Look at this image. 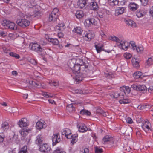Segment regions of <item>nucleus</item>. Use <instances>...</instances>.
<instances>
[{
	"mask_svg": "<svg viewBox=\"0 0 153 153\" xmlns=\"http://www.w3.org/2000/svg\"><path fill=\"white\" fill-rule=\"evenodd\" d=\"M82 63L83 65L82 66L80 71L78 75H77V77H76L77 81H82L83 78L89 75L90 71L87 68L88 65L83 62Z\"/></svg>",
	"mask_w": 153,
	"mask_h": 153,
	"instance_id": "nucleus-1",
	"label": "nucleus"
},
{
	"mask_svg": "<svg viewBox=\"0 0 153 153\" xmlns=\"http://www.w3.org/2000/svg\"><path fill=\"white\" fill-rule=\"evenodd\" d=\"M121 92L120 93L115 92L111 94V96L114 98H117L120 96H123L125 94L129 93L131 91L130 88L128 86H123L120 89Z\"/></svg>",
	"mask_w": 153,
	"mask_h": 153,
	"instance_id": "nucleus-2",
	"label": "nucleus"
},
{
	"mask_svg": "<svg viewBox=\"0 0 153 153\" xmlns=\"http://www.w3.org/2000/svg\"><path fill=\"white\" fill-rule=\"evenodd\" d=\"M2 25L6 26L8 28L13 30H16L17 29V25L14 22L10 21L4 20L2 23Z\"/></svg>",
	"mask_w": 153,
	"mask_h": 153,
	"instance_id": "nucleus-3",
	"label": "nucleus"
},
{
	"mask_svg": "<svg viewBox=\"0 0 153 153\" xmlns=\"http://www.w3.org/2000/svg\"><path fill=\"white\" fill-rule=\"evenodd\" d=\"M131 88L134 90L140 91L143 93L147 90L146 87L144 85H140L134 84L131 85Z\"/></svg>",
	"mask_w": 153,
	"mask_h": 153,
	"instance_id": "nucleus-4",
	"label": "nucleus"
},
{
	"mask_svg": "<svg viewBox=\"0 0 153 153\" xmlns=\"http://www.w3.org/2000/svg\"><path fill=\"white\" fill-rule=\"evenodd\" d=\"M29 47L32 50L38 52H41L43 50V49L40 46L36 43H30L29 45Z\"/></svg>",
	"mask_w": 153,
	"mask_h": 153,
	"instance_id": "nucleus-5",
	"label": "nucleus"
},
{
	"mask_svg": "<svg viewBox=\"0 0 153 153\" xmlns=\"http://www.w3.org/2000/svg\"><path fill=\"white\" fill-rule=\"evenodd\" d=\"M16 23L19 25L23 27H25L29 25L30 22L26 19H18Z\"/></svg>",
	"mask_w": 153,
	"mask_h": 153,
	"instance_id": "nucleus-6",
	"label": "nucleus"
},
{
	"mask_svg": "<svg viewBox=\"0 0 153 153\" xmlns=\"http://www.w3.org/2000/svg\"><path fill=\"white\" fill-rule=\"evenodd\" d=\"M39 149L40 152L44 153H48L51 149V148L46 143L40 145Z\"/></svg>",
	"mask_w": 153,
	"mask_h": 153,
	"instance_id": "nucleus-7",
	"label": "nucleus"
},
{
	"mask_svg": "<svg viewBox=\"0 0 153 153\" xmlns=\"http://www.w3.org/2000/svg\"><path fill=\"white\" fill-rule=\"evenodd\" d=\"M83 65V64H79L78 63L76 64L74 67V70H71L76 75V77H77V75H78L81 69L82 66Z\"/></svg>",
	"mask_w": 153,
	"mask_h": 153,
	"instance_id": "nucleus-8",
	"label": "nucleus"
},
{
	"mask_svg": "<svg viewBox=\"0 0 153 153\" xmlns=\"http://www.w3.org/2000/svg\"><path fill=\"white\" fill-rule=\"evenodd\" d=\"M59 134L57 133L54 134L52 137V140L53 146L56 145L57 143L60 142L61 141L60 137L59 136Z\"/></svg>",
	"mask_w": 153,
	"mask_h": 153,
	"instance_id": "nucleus-9",
	"label": "nucleus"
},
{
	"mask_svg": "<svg viewBox=\"0 0 153 153\" xmlns=\"http://www.w3.org/2000/svg\"><path fill=\"white\" fill-rule=\"evenodd\" d=\"M27 119L26 118H22L19 121L17 124L20 127H24L28 125L27 123Z\"/></svg>",
	"mask_w": 153,
	"mask_h": 153,
	"instance_id": "nucleus-10",
	"label": "nucleus"
},
{
	"mask_svg": "<svg viewBox=\"0 0 153 153\" xmlns=\"http://www.w3.org/2000/svg\"><path fill=\"white\" fill-rule=\"evenodd\" d=\"M62 135H65L68 139H70L71 137H72V136L70 135L71 134V131L68 128H66L63 130L62 132Z\"/></svg>",
	"mask_w": 153,
	"mask_h": 153,
	"instance_id": "nucleus-11",
	"label": "nucleus"
},
{
	"mask_svg": "<svg viewBox=\"0 0 153 153\" xmlns=\"http://www.w3.org/2000/svg\"><path fill=\"white\" fill-rule=\"evenodd\" d=\"M79 131L80 132H84L86 131L88 128L83 123H80L78 125Z\"/></svg>",
	"mask_w": 153,
	"mask_h": 153,
	"instance_id": "nucleus-12",
	"label": "nucleus"
},
{
	"mask_svg": "<svg viewBox=\"0 0 153 153\" xmlns=\"http://www.w3.org/2000/svg\"><path fill=\"white\" fill-rule=\"evenodd\" d=\"M76 64V60L74 59H73L68 61V65L71 70H74V67Z\"/></svg>",
	"mask_w": 153,
	"mask_h": 153,
	"instance_id": "nucleus-13",
	"label": "nucleus"
},
{
	"mask_svg": "<svg viewBox=\"0 0 153 153\" xmlns=\"http://www.w3.org/2000/svg\"><path fill=\"white\" fill-rule=\"evenodd\" d=\"M65 26L64 23H61L59 24L57 26L55 27V29L56 31H62L65 28Z\"/></svg>",
	"mask_w": 153,
	"mask_h": 153,
	"instance_id": "nucleus-14",
	"label": "nucleus"
},
{
	"mask_svg": "<svg viewBox=\"0 0 153 153\" xmlns=\"http://www.w3.org/2000/svg\"><path fill=\"white\" fill-rule=\"evenodd\" d=\"M94 36V34L91 33H86L85 35L83 36V39L87 41H89L91 40Z\"/></svg>",
	"mask_w": 153,
	"mask_h": 153,
	"instance_id": "nucleus-15",
	"label": "nucleus"
},
{
	"mask_svg": "<svg viewBox=\"0 0 153 153\" xmlns=\"http://www.w3.org/2000/svg\"><path fill=\"white\" fill-rule=\"evenodd\" d=\"M43 137L41 134H39L36 137V143L38 145L41 144L43 143Z\"/></svg>",
	"mask_w": 153,
	"mask_h": 153,
	"instance_id": "nucleus-16",
	"label": "nucleus"
},
{
	"mask_svg": "<svg viewBox=\"0 0 153 153\" xmlns=\"http://www.w3.org/2000/svg\"><path fill=\"white\" fill-rule=\"evenodd\" d=\"M113 138L108 135H106L103 138L102 142L104 144H106L108 142L111 141H113Z\"/></svg>",
	"mask_w": 153,
	"mask_h": 153,
	"instance_id": "nucleus-17",
	"label": "nucleus"
},
{
	"mask_svg": "<svg viewBox=\"0 0 153 153\" xmlns=\"http://www.w3.org/2000/svg\"><path fill=\"white\" fill-rule=\"evenodd\" d=\"M124 9L123 7H117L115 11V15L116 16H118L123 14L124 11Z\"/></svg>",
	"mask_w": 153,
	"mask_h": 153,
	"instance_id": "nucleus-18",
	"label": "nucleus"
},
{
	"mask_svg": "<svg viewBox=\"0 0 153 153\" xmlns=\"http://www.w3.org/2000/svg\"><path fill=\"white\" fill-rule=\"evenodd\" d=\"M90 7L92 10H97L99 8L97 4L95 1L91 2L90 3Z\"/></svg>",
	"mask_w": 153,
	"mask_h": 153,
	"instance_id": "nucleus-19",
	"label": "nucleus"
},
{
	"mask_svg": "<svg viewBox=\"0 0 153 153\" xmlns=\"http://www.w3.org/2000/svg\"><path fill=\"white\" fill-rule=\"evenodd\" d=\"M9 127L8 123L7 122H5L1 125V130L3 131H6Z\"/></svg>",
	"mask_w": 153,
	"mask_h": 153,
	"instance_id": "nucleus-20",
	"label": "nucleus"
},
{
	"mask_svg": "<svg viewBox=\"0 0 153 153\" xmlns=\"http://www.w3.org/2000/svg\"><path fill=\"white\" fill-rule=\"evenodd\" d=\"M149 123L148 120L145 121L144 123L142 125V128L146 131L147 130H149L150 129L149 126Z\"/></svg>",
	"mask_w": 153,
	"mask_h": 153,
	"instance_id": "nucleus-21",
	"label": "nucleus"
},
{
	"mask_svg": "<svg viewBox=\"0 0 153 153\" xmlns=\"http://www.w3.org/2000/svg\"><path fill=\"white\" fill-rule=\"evenodd\" d=\"M145 12L143 9L138 10L136 12V15L137 16L138 18H140L145 15Z\"/></svg>",
	"mask_w": 153,
	"mask_h": 153,
	"instance_id": "nucleus-22",
	"label": "nucleus"
},
{
	"mask_svg": "<svg viewBox=\"0 0 153 153\" xmlns=\"http://www.w3.org/2000/svg\"><path fill=\"white\" fill-rule=\"evenodd\" d=\"M126 24L128 25L131 26L133 27H136V24L133 20L130 19L126 20L125 21Z\"/></svg>",
	"mask_w": 153,
	"mask_h": 153,
	"instance_id": "nucleus-23",
	"label": "nucleus"
},
{
	"mask_svg": "<svg viewBox=\"0 0 153 153\" xmlns=\"http://www.w3.org/2000/svg\"><path fill=\"white\" fill-rule=\"evenodd\" d=\"M86 4V0H79L77 2L78 6L81 8L85 7Z\"/></svg>",
	"mask_w": 153,
	"mask_h": 153,
	"instance_id": "nucleus-24",
	"label": "nucleus"
},
{
	"mask_svg": "<svg viewBox=\"0 0 153 153\" xmlns=\"http://www.w3.org/2000/svg\"><path fill=\"white\" fill-rule=\"evenodd\" d=\"M57 17V15H54L51 13L49 16V20L51 22H54L56 21Z\"/></svg>",
	"mask_w": 153,
	"mask_h": 153,
	"instance_id": "nucleus-25",
	"label": "nucleus"
},
{
	"mask_svg": "<svg viewBox=\"0 0 153 153\" xmlns=\"http://www.w3.org/2000/svg\"><path fill=\"white\" fill-rule=\"evenodd\" d=\"M130 9L132 11L136 10L138 7V6L134 3H131L129 4Z\"/></svg>",
	"mask_w": 153,
	"mask_h": 153,
	"instance_id": "nucleus-26",
	"label": "nucleus"
},
{
	"mask_svg": "<svg viewBox=\"0 0 153 153\" xmlns=\"http://www.w3.org/2000/svg\"><path fill=\"white\" fill-rule=\"evenodd\" d=\"M120 46L123 49L126 50L128 48V43L125 42H123L120 43Z\"/></svg>",
	"mask_w": 153,
	"mask_h": 153,
	"instance_id": "nucleus-27",
	"label": "nucleus"
},
{
	"mask_svg": "<svg viewBox=\"0 0 153 153\" xmlns=\"http://www.w3.org/2000/svg\"><path fill=\"white\" fill-rule=\"evenodd\" d=\"M142 74L140 71L136 72L133 74V76L134 78L138 79L139 78H142Z\"/></svg>",
	"mask_w": 153,
	"mask_h": 153,
	"instance_id": "nucleus-28",
	"label": "nucleus"
},
{
	"mask_svg": "<svg viewBox=\"0 0 153 153\" xmlns=\"http://www.w3.org/2000/svg\"><path fill=\"white\" fill-rule=\"evenodd\" d=\"M84 14L81 10L77 11L76 13V16L77 18H80L84 16Z\"/></svg>",
	"mask_w": 153,
	"mask_h": 153,
	"instance_id": "nucleus-29",
	"label": "nucleus"
},
{
	"mask_svg": "<svg viewBox=\"0 0 153 153\" xmlns=\"http://www.w3.org/2000/svg\"><path fill=\"white\" fill-rule=\"evenodd\" d=\"M66 110L69 112H72L75 110V108L72 104H70L67 107Z\"/></svg>",
	"mask_w": 153,
	"mask_h": 153,
	"instance_id": "nucleus-30",
	"label": "nucleus"
},
{
	"mask_svg": "<svg viewBox=\"0 0 153 153\" xmlns=\"http://www.w3.org/2000/svg\"><path fill=\"white\" fill-rule=\"evenodd\" d=\"M19 132L21 136L25 137L27 135L28 131L27 130L22 129L19 131Z\"/></svg>",
	"mask_w": 153,
	"mask_h": 153,
	"instance_id": "nucleus-31",
	"label": "nucleus"
},
{
	"mask_svg": "<svg viewBox=\"0 0 153 153\" xmlns=\"http://www.w3.org/2000/svg\"><path fill=\"white\" fill-rule=\"evenodd\" d=\"M108 1L110 5L112 6L117 5L119 2L118 0H108Z\"/></svg>",
	"mask_w": 153,
	"mask_h": 153,
	"instance_id": "nucleus-32",
	"label": "nucleus"
},
{
	"mask_svg": "<svg viewBox=\"0 0 153 153\" xmlns=\"http://www.w3.org/2000/svg\"><path fill=\"white\" fill-rule=\"evenodd\" d=\"M73 31L79 35H81L82 32V30L80 27H77L75 28L73 30Z\"/></svg>",
	"mask_w": 153,
	"mask_h": 153,
	"instance_id": "nucleus-33",
	"label": "nucleus"
},
{
	"mask_svg": "<svg viewBox=\"0 0 153 153\" xmlns=\"http://www.w3.org/2000/svg\"><path fill=\"white\" fill-rule=\"evenodd\" d=\"M105 77H107L109 79H111L114 77V74L111 72H108L105 73Z\"/></svg>",
	"mask_w": 153,
	"mask_h": 153,
	"instance_id": "nucleus-34",
	"label": "nucleus"
},
{
	"mask_svg": "<svg viewBox=\"0 0 153 153\" xmlns=\"http://www.w3.org/2000/svg\"><path fill=\"white\" fill-rule=\"evenodd\" d=\"M32 85L35 87L39 88L41 86V84L40 82H35L32 81L31 82Z\"/></svg>",
	"mask_w": 153,
	"mask_h": 153,
	"instance_id": "nucleus-35",
	"label": "nucleus"
},
{
	"mask_svg": "<svg viewBox=\"0 0 153 153\" xmlns=\"http://www.w3.org/2000/svg\"><path fill=\"white\" fill-rule=\"evenodd\" d=\"M132 62L133 65L134 67L137 68L139 67V62L136 59L134 58L132 59Z\"/></svg>",
	"mask_w": 153,
	"mask_h": 153,
	"instance_id": "nucleus-36",
	"label": "nucleus"
},
{
	"mask_svg": "<svg viewBox=\"0 0 153 153\" xmlns=\"http://www.w3.org/2000/svg\"><path fill=\"white\" fill-rule=\"evenodd\" d=\"M43 123L40 121L38 122L36 125V127L37 129H40L43 128Z\"/></svg>",
	"mask_w": 153,
	"mask_h": 153,
	"instance_id": "nucleus-37",
	"label": "nucleus"
},
{
	"mask_svg": "<svg viewBox=\"0 0 153 153\" xmlns=\"http://www.w3.org/2000/svg\"><path fill=\"white\" fill-rule=\"evenodd\" d=\"M80 113L82 114H85L88 116H90L91 113L88 110L85 109L82 110L80 111Z\"/></svg>",
	"mask_w": 153,
	"mask_h": 153,
	"instance_id": "nucleus-38",
	"label": "nucleus"
},
{
	"mask_svg": "<svg viewBox=\"0 0 153 153\" xmlns=\"http://www.w3.org/2000/svg\"><path fill=\"white\" fill-rule=\"evenodd\" d=\"M95 47L98 53H100L103 50V45L100 46L98 45H95Z\"/></svg>",
	"mask_w": 153,
	"mask_h": 153,
	"instance_id": "nucleus-39",
	"label": "nucleus"
},
{
	"mask_svg": "<svg viewBox=\"0 0 153 153\" xmlns=\"http://www.w3.org/2000/svg\"><path fill=\"white\" fill-rule=\"evenodd\" d=\"M50 42H52L53 44L57 45L59 43V41L57 39L51 38Z\"/></svg>",
	"mask_w": 153,
	"mask_h": 153,
	"instance_id": "nucleus-40",
	"label": "nucleus"
},
{
	"mask_svg": "<svg viewBox=\"0 0 153 153\" xmlns=\"http://www.w3.org/2000/svg\"><path fill=\"white\" fill-rule=\"evenodd\" d=\"M130 102V101L129 100L124 99L120 100H119V102L120 104H127L128 103Z\"/></svg>",
	"mask_w": 153,
	"mask_h": 153,
	"instance_id": "nucleus-41",
	"label": "nucleus"
},
{
	"mask_svg": "<svg viewBox=\"0 0 153 153\" xmlns=\"http://www.w3.org/2000/svg\"><path fill=\"white\" fill-rule=\"evenodd\" d=\"M9 55L10 56L14 57L17 59L19 58L20 57L19 55L13 52H10L9 53Z\"/></svg>",
	"mask_w": 153,
	"mask_h": 153,
	"instance_id": "nucleus-42",
	"label": "nucleus"
},
{
	"mask_svg": "<svg viewBox=\"0 0 153 153\" xmlns=\"http://www.w3.org/2000/svg\"><path fill=\"white\" fill-rule=\"evenodd\" d=\"M49 84L51 86H57L59 85L58 82L56 81L51 82L49 83Z\"/></svg>",
	"mask_w": 153,
	"mask_h": 153,
	"instance_id": "nucleus-43",
	"label": "nucleus"
},
{
	"mask_svg": "<svg viewBox=\"0 0 153 153\" xmlns=\"http://www.w3.org/2000/svg\"><path fill=\"white\" fill-rule=\"evenodd\" d=\"M136 49L137 52L140 53H142L143 50V48L142 47L140 46L137 47Z\"/></svg>",
	"mask_w": 153,
	"mask_h": 153,
	"instance_id": "nucleus-44",
	"label": "nucleus"
},
{
	"mask_svg": "<svg viewBox=\"0 0 153 153\" xmlns=\"http://www.w3.org/2000/svg\"><path fill=\"white\" fill-rule=\"evenodd\" d=\"M59 11V10L58 8H55L53 9L51 13L54 15H57L58 16Z\"/></svg>",
	"mask_w": 153,
	"mask_h": 153,
	"instance_id": "nucleus-45",
	"label": "nucleus"
},
{
	"mask_svg": "<svg viewBox=\"0 0 153 153\" xmlns=\"http://www.w3.org/2000/svg\"><path fill=\"white\" fill-rule=\"evenodd\" d=\"M142 5L145 6L148 4L149 0H140Z\"/></svg>",
	"mask_w": 153,
	"mask_h": 153,
	"instance_id": "nucleus-46",
	"label": "nucleus"
},
{
	"mask_svg": "<svg viewBox=\"0 0 153 153\" xmlns=\"http://www.w3.org/2000/svg\"><path fill=\"white\" fill-rule=\"evenodd\" d=\"M130 44L131 45L132 47V49L134 50L137 48L136 45L135 44V42L133 41H131L130 42Z\"/></svg>",
	"mask_w": 153,
	"mask_h": 153,
	"instance_id": "nucleus-47",
	"label": "nucleus"
},
{
	"mask_svg": "<svg viewBox=\"0 0 153 153\" xmlns=\"http://www.w3.org/2000/svg\"><path fill=\"white\" fill-rule=\"evenodd\" d=\"M71 143H72V144H73L74 143H75L77 141L76 136H75L74 137L72 136V137H71Z\"/></svg>",
	"mask_w": 153,
	"mask_h": 153,
	"instance_id": "nucleus-48",
	"label": "nucleus"
},
{
	"mask_svg": "<svg viewBox=\"0 0 153 153\" xmlns=\"http://www.w3.org/2000/svg\"><path fill=\"white\" fill-rule=\"evenodd\" d=\"M124 57L127 59H129L131 57V54L129 53H126L124 55Z\"/></svg>",
	"mask_w": 153,
	"mask_h": 153,
	"instance_id": "nucleus-49",
	"label": "nucleus"
},
{
	"mask_svg": "<svg viewBox=\"0 0 153 153\" xmlns=\"http://www.w3.org/2000/svg\"><path fill=\"white\" fill-rule=\"evenodd\" d=\"M103 152L102 149V148H99L96 147L95 148V152L96 153H101Z\"/></svg>",
	"mask_w": 153,
	"mask_h": 153,
	"instance_id": "nucleus-50",
	"label": "nucleus"
},
{
	"mask_svg": "<svg viewBox=\"0 0 153 153\" xmlns=\"http://www.w3.org/2000/svg\"><path fill=\"white\" fill-rule=\"evenodd\" d=\"M27 150V146H24L22 148H21L20 151H22V152L26 153Z\"/></svg>",
	"mask_w": 153,
	"mask_h": 153,
	"instance_id": "nucleus-51",
	"label": "nucleus"
},
{
	"mask_svg": "<svg viewBox=\"0 0 153 153\" xmlns=\"http://www.w3.org/2000/svg\"><path fill=\"white\" fill-rule=\"evenodd\" d=\"M149 12L150 16L153 18V6L150 7Z\"/></svg>",
	"mask_w": 153,
	"mask_h": 153,
	"instance_id": "nucleus-52",
	"label": "nucleus"
},
{
	"mask_svg": "<svg viewBox=\"0 0 153 153\" xmlns=\"http://www.w3.org/2000/svg\"><path fill=\"white\" fill-rule=\"evenodd\" d=\"M91 25H95L96 24L97 22L94 18L90 19Z\"/></svg>",
	"mask_w": 153,
	"mask_h": 153,
	"instance_id": "nucleus-53",
	"label": "nucleus"
},
{
	"mask_svg": "<svg viewBox=\"0 0 153 153\" xmlns=\"http://www.w3.org/2000/svg\"><path fill=\"white\" fill-rule=\"evenodd\" d=\"M126 120L127 123L129 124H131L133 122L131 118L129 117L126 118Z\"/></svg>",
	"mask_w": 153,
	"mask_h": 153,
	"instance_id": "nucleus-54",
	"label": "nucleus"
},
{
	"mask_svg": "<svg viewBox=\"0 0 153 153\" xmlns=\"http://www.w3.org/2000/svg\"><path fill=\"white\" fill-rule=\"evenodd\" d=\"M152 59L151 58H149L146 61V64L148 65H151L152 64Z\"/></svg>",
	"mask_w": 153,
	"mask_h": 153,
	"instance_id": "nucleus-55",
	"label": "nucleus"
},
{
	"mask_svg": "<svg viewBox=\"0 0 153 153\" xmlns=\"http://www.w3.org/2000/svg\"><path fill=\"white\" fill-rule=\"evenodd\" d=\"M29 62L34 65H36L37 63V61L34 59H30Z\"/></svg>",
	"mask_w": 153,
	"mask_h": 153,
	"instance_id": "nucleus-56",
	"label": "nucleus"
},
{
	"mask_svg": "<svg viewBox=\"0 0 153 153\" xmlns=\"http://www.w3.org/2000/svg\"><path fill=\"white\" fill-rule=\"evenodd\" d=\"M7 33H6L3 31L1 30H0V35L2 37H5L7 35Z\"/></svg>",
	"mask_w": 153,
	"mask_h": 153,
	"instance_id": "nucleus-57",
	"label": "nucleus"
},
{
	"mask_svg": "<svg viewBox=\"0 0 153 153\" xmlns=\"http://www.w3.org/2000/svg\"><path fill=\"white\" fill-rule=\"evenodd\" d=\"M148 91L149 93H152L153 92V86H152L149 87L148 88Z\"/></svg>",
	"mask_w": 153,
	"mask_h": 153,
	"instance_id": "nucleus-58",
	"label": "nucleus"
},
{
	"mask_svg": "<svg viewBox=\"0 0 153 153\" xmlns=\"http://www.w3.org/2000/svg\"><path fill=\"white\" fill-rule=\"evenodd\" d=\"M124 148L128 151H130L131 150V148L130 147L127 146V145L124 146Z\"/></svg>",
	"mask_w": 153,
	"mask_h": 153,
	"instance_id": "nucleus-59",
	"label": "nucleus"
},
{
	"mask_svg": "<svg viewBox=\"0 0 153 153\" xmlns=\"http://www.w3.org/2000/svg\"><path fill=\"white\" fill-rule=\"evenodd\" d=\"M58 36L59 38H62L64 36L63 33L61 32H58Z\"/></svg>",
	"mask_w": 153,
	"mask_h": 153,
	"instance_id": "nucleus-60",
	"label": "nucleus"
},
{
	"mask_svg": "<svg viewBox=\"0 0 153 153\" xmlns=\"http://www.w3.org/2000/svg\"><path fill=\"white\" fill-rule=\"evenodd\" d=\"M42 95L45 97L46 98H49V95L47 92H44L43 93Z\"/></svg>",
	"mask_w": 153,
	"mask_h": 153,
	"instance_id": "nucleus-61",
	"label": "nucleus"
},
{
	"mask_svg": "<svg viewBox=\"0 0 153 153\" xmlns=\"http://www.w3.org/2000/svg\"><path fill=\"white\" fill-rule=\"evenodd\" d=\"M4 138V135H0V143H2L3 142Z\"/></svg>",
	"mask_w": 153,
	"mask_h": 153,
	"instance_id": "nucleus-62",
	"label": "nucleus"
},
{
	"mask_svg": "<svg viewBox=\"0 0 153 153\" xmlns=\"http://www.w3.org/2000/svg\"><path fill=\"white\" fill-rule=\"evenodd\" d=\"M102 112V110L100 109H97L96 110V113L99 114H101Z\"/></svg>",
	"mask_w": 153,
	"mask_h": 153,
	"instance_id": "nucleus-63",
	"label": "nucleus"
},
{
	"mask_svg": "<svg viewBox=\"0 0 153 153\" xmlns=\"http://www.w3.org/2000/svg\"><path fill=\"white\" fill-rule=\"evenodd\" d=\"M62 152L60 149H58L54 151V153H62Z\"/></svg>",
	"mask_w": 153,
	"mask_h": 153,
	"instance_id": "nucleus-64",
	"label": "nucleus"
}]
</instances>
